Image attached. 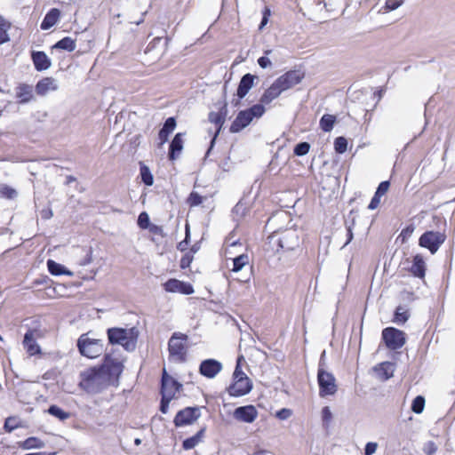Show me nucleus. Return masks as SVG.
<instances>
[{
	"instance_id": "nucleus-13",
	"label": "nucleus",
	"mask_w": 455,
	"mask_h": 455,
	"mask_svg": "<svg viewBox=\"0 0 455 455\" xmlns=\"http://www.w3.org/2000/svg\"><path fill=\"white\" fill-rule=\"evenodd\" d=\"M182 389V384L170 376L166 369H163L162 379H161V395L169 398H176L178 393Z\"/></svg>"
},
{
	"instance_id": "nucleus-21",
	"label": "nucleus",
	"mask_w": 455,
	"mask_h": 455,
	"mask_svg": "<svg viewBox=\"0 0 455 455\" xmlns=\"http://www.w3.org/2000/svg\"><path fill=\"white\" fill-rule=\"evenodd\" d=\"M410 274L417 278L424 279L427 272V264L422 254H416L412 258L411 266L409 267Z\"/></svg>"
},
{
	"instance_id": "nucleus-53",
	"label": "nucleus",
	"mask_w": 455,
	"mask_h": 455,
	"mask_svg": "<svg viewBox=\"0 0 455 455\" xmlns=\"http://www.w3.org/2000/svg\"><path fill=\"white\" fill-rule=\"evenodd\" d=\"M382 196H378L377 192H375L373 197L371 198L368 209L369 210H375L377 209L380 204V198Z\"/></svg>"
},
{
	"instance_id": "nucleus-20",
	"label": "nucleus",
	"mask_w": 455,
	"mask_h": 455,
	"mask_svg": "<svg viewBox=\"0 0 455 455\" xmlns=\"http://www.w3.org/2000/svg\"><path fill=\"white\" fill-rule=\"evenodd\" d=\"M395 370V363L387 361L379 363L372 368L376 378L380 381H387L391 379L394 376Z\"/></svg>"
},
{
	"instance_id": "nucleus-23",
	"label": "nucleus",
	"mask_w": 455,
	"mask_h": 455,
	"mask_svg": "<svg viewBox=\"0 0 455 455\" xmlns=\"http://www.w3.org/2000/svg\"><path fill=\"white\" fill-rule=\"evenodd\" d=\"M31 59L35 68L37 71L46 70L52 65L51 60L47 54L42 51L32 52Z\"/></svg>"
},
{
	"instance_id": "nucleus-2",
	"label": "nucleus",
	"mask_w": 455,
	"mask_h": 455,
	"mask_svg": "<svg viewBox=\"0 0 455 455\" xmlns=\"http://www.w3.org/2000/svg\"><path fill=\"white\" fill-rule=\"evenodd\" d=\"M110 344L121 345L125 350L132 351L137 343L139 331L135 327L129 329L112 327L107 331Z\"/></svg>"
},
{
	"instance_id": "nucleus-32",
	"label": "nucleus",
	"mask_w": 455,
	"mask_h": 455,
	"mask_svg": "<svg viewBox=\"0 0 455 455\" xmlns=\"http://www.w3.org/2000/svg\"><path fill=\"white\" fill-rule=\"evenodd\" d=\"M23 449H41L44 447V443L41 439L36 436H31L24 440L20 445Z\"/></svg>"
},
{
	"instance_id": "nucleus-58",
	"label": "nucleus",
	"mask_w": 455,
	"mask_h": 455,
	"mask_svg": "<svg viewBox=\"0 0 455 455\" xmlns=\"http://www.w3.org/2000/svg\"><path fill=\"white\" fill-rule=\"evenodd\" d=\"M402 4V1H398V0H387L386 2V7L388 9V10H395L396 8H398Z\"/></svg>"
},
{
	"instance_id": "nucleus-35",
	"label": "nucleus",
	"mask_w": 455,
	"mask_h": 455,
	"mask_svg": "<svg viewBox=\"0 0 455 455\" xmlns=\"http://www.w3.org/2000/svg\"><path fill=\"white\" fill-rule=\"evenodd\" d=\"M47 267L49 272L53 275H61L68 274V272L66 270L65 267L62 266L60 263L55 262L52 259L47 260Z\"/></svg>"
},
{
	"instance_id": "nucleus-4",
	"label": "nucleus",
	"mask_w": 455,
	"mask_h": 455,
	"mask_svg": "<svg viewBox=\"0 0 455 455\" xmlns=\"http://www.w3.org/2000/svg\"><path fill=\"white\" fill-rule=\"evenodd\" d=\"M268 243L271 250L275 252L289 251L299 246V237L295 230H284L272 234L268 237Z\"/></svg>"
},
{
	"instance_id": "nucleus-36",
	"label": "nucleus",
	"mask_w": 455,
	"mask_h": 455,
	"mask_svg": "<svg viewBox=\"0 0 455 455\" xmlns=\"http://www.w3.org/2000/svg\"><path fill=\"white\" fill-rule=\"evenodd\" d=\"M47 412L59 419L61 421H64L70 418V413L69 412H67L65 411H63L61 408H60L59 406L53 404V405H51L48 410H47Z\"/></svg>"
},
{
	"instance_id": "nucleus-39",
	"label": "nucleus",
	"mask_w": 455,
	"mask_h": 455,
	"mask_svg": "<svg viewBox=\"0 0 455 455\" xmlns=\"http://www.w3.org/2000/svg\"><path fill=\"white\" fill-rule=\"evenodd\" d=\"M425 403H426V400H425L424 396H422V395L416 396L412 400V403H411V411L417 414L422 413L424 411V408H425Z\"/></svg>"
},
{
	"instance_id": "nucleus-49",
	"label": "nucleus",
	"mask_w": 455,
	"mask_h": 455,
	"mask_svg": "<svg viewBox=\"0 0 455 455\" xmlns=\"http://www.w3.org/2000/svg\"><path fill=\"white\" fill-rule=\"evenodd\" d=\"M436 451H437V446L435 445V443L433 441H429V442L426 443L423 447V451L427 455H433L436 452Z\"/></svg>"
},
{
	"instance_id": "nucleus-11",
	"label": "nucleus",
	"mask_w": 455,
	"mask_h": 455,
	"mask_svg": "<svg viewBox=\"0 0 455 455\" xmlns=\"http://www.w3.org/2000/svg\"><path fill=\"white\" fill-rule=\"evenodd\" d=\"M382 340L390 350H397L406 342L405 333L395 327H387L382 331Z\"/></svg>"
},
{
	"instance_id": "nucleus-10",
	"label": "nucleus",
	"mask_w": 455,
	"mask_h": 455,
	"mask_svg": "<svg viewBox=\"0 0 455 455\" xmlns=\"http://www.w3.org/2000/svg\"><path fill=\"white\" fill-rule=\"evenodd\" d=\"M99 366L102 369V371H104V375L107 377L109 385L117 382L124 371L123 362L119 359L113 358L109 355L105 356L103 363Z\"/></svg>"
},
{
	"instance_id": "nucleus-24",
	"label": "nucleus",
	"mask_w": 455,
	"mask_h": 455,
	"mask_svg": "<svg viewBox=\"0 0 455 455\" xmlns=\"http://www.w3.org/2000/svg\"><path fill=\"white\" fill-rule=\"evenodd\" d=\"M58 88L55 84V80L52 77L47 76L39 80L36 84V92L44 96L48 93L50 91H56Z\"/></svg>"
},
{
	"instance_id": "nucleus-52",
	"label": "nucleus",
	"mask_w": 455,
	"mask_h": 455,
	"mask_svg": "<svg viewBox=\"0 0 455 455\" xmlns=\"http://www.w3.org/2000/svg\"><path fill=\"white\" fill-rule=\"evenodd\" d=\"M172 400V398H169V397L162 395L161 403H160V411L162 413L165 414L168 412L169 404Z\"/></svg>"
},
{
	"instance_id": "nucleus-38",
	"label": "nucleus",
	"mask_w": 455,
	"mask_h": 455,
	"mask_svg": "<svg viewBox=\"0 0 455 455\" xmlns=\"http://www.w3.org/2000/svg\"><path fill=\"white\" fill-rule=\"evenodd\" d=\"M140 171L143 183L147 186H152L154 183V178L149 168L147 165L141 164Z\"/></svg>"
},
{
	"instance_id": "nucleus-43",
	"label": "nucleus",
	"mask_w": 455,
	"mask_h": 455,
	"mask_svg": "<svg viewBox=\"0 0 455 455\" xmlns=\"http://www.w3.org/2000/svg\"><path fill=\"white\" fill-rule=\"evenodd\" d=\"M310 150V144L308 142H300L296 145L293 149L295 156H302L307 155Z\"/></svg>"
},
{
	"instance_id": "nucleus-28",
	"label": "nucleus",
	"mask_w": 455,
	"mask_h": 455,
	"mask_svg": "<svg viewBox=\"0 0 455 455\" xmlns=\"http://www.w3.org/2000/svg\"><path fill=\"white\" fill-rule=\"evenodd\" d=\"M255 76L251 74L244 75L238 84L236 94L239 99H243L253 85Z\"/></svg>"
},
{
	"instance_id": "nucleus-44",
	"label": "nucleus",
	"mask_w": 455,
	"mask_h": 455,
	"mask_svg": "<svg viewBox=\"0 0 455 455\" xmlns=\"http://www.w3.org/2000/svg\"><path fill=\"white\" fill-rule=\"evenodd\" d=\"M184 252L185 254L181 257L180 261V267L181 269L188 268L194 260V256L191 254V252H188L187 251Z\"/></svg>"
},
{
	"instance_id": "nucleus-60",
	"label": "nucleus",
	"mask_w": 455,
	"mask_h": 455,
	"mask_svg": "<svg viewBox=\"0 0 455 455\" xmlns=\"http://www.w3.org/2000/svg\"><path fill=\"white\" fill-rule=\"evenodd\" d=\"M269 15H270L269 8L265 7L264 12H263V18H262V20H261L260 27H263V26H265L267 23Z\"/></svg>"
},
{
	"instance_id": "nucleus-54",
	"label": "nucleus",
	"mask_w": 455,
	"mask_h": 455,
	"mask_svg": "<svg viewBox=\"0 0 455 455\" xmlns=\"http://www.w3.org/2000/svg\"><path fill=\"white\" fill-rule=\"evenodd\" d=\"M11 27L10 23L2 20V44L10 40L6 34L7 28Z\"/></svg>"
},
{
	"instance_id": "nucleus-19",
	"label": "nucleus",
	"mask_w": 455,
	"mask_h": 455,
	"mask_svg": "<svg viewBox=\"0 0 455 455\" xmlns=\"http://www.w3.org/2000/svg\"><path fill=\"white\" fill-rule=\"evenodd\" d=\"M222 370V364L215 359L204 360L199 366L201 375L212 379Z\"/></svg>"
},
{
	"instance_id": "nucleus-27",
	"label": "nucleus",
	"mask_w": 455,
	"mask_h": 455,
	"mask_svg": "<svg viewBox=\"0 0 455 455\" xmlns=\"http://www.w3.org/2000/svg\"><path fill=\"white\" fill-rule=\"evenodd\" d=\"M283 92V90L276 84V81H275L262 94L260 98V105L265 104L267 105L272 102L275 99L278 98L279 95Z\"/></svg>"
},
{
	"instance_id": "nucleus-18",
	"label": "nucleus",
	"mask_w": 455,
	"mask_h": 455,
	"mask_svg": "<svg viewBox=\"0 0 455 455\" xmlns=\"http://www.w3.org/2000/svg\"><path fill=\"white\" fill-rule=\"evenodd\" d=\"M39 336L37 330H28L24 336L23 346L27 353L32 356L41 354V348L36 342V338Z\"/></svg>"
},
{
	"instance_id": "nucleus-33",
	"label": "nucleus",
	"mask_w": 455,
	"mask_h": 455,
	"mask_svg": "<svg viewBox=\"0 0 455 455\" xmlns=\"http://www.w3.org/2000/svg\"><path fill=\"white\" fill-rule=\"evenodd\" d=\"M335 122V116L325 114L320 119V127L323 132H329L333 129Z\"/></svg>"
},
{
	"instance_id": "nucleus-56",
	"label": "nucleus",
	"mask_w": 455,
	"mask_h": 455,
	"mask_svg": "<svg viewBox=\"0 0 455 455\" xmlns=\"http://www.w3.org/2000/svg\"><path fill=\"white\" fill-rule=\"evenodd\" d=\"M18 427V425L16 424V419H12V418H8L5 419V422H4V428L7 430V431H12V429L16 428Z\"/></svg>"
},
{
	"instance_id": "nucleus-22",
	"label": "nucleus",
	"mask_w": 455,
	"mask_h": 455,
	"mask_svg": "<svg viewBox=\"0 0 455 455\" xmlns=\"http://www.w3.org/2000/svg\"><path fill=\"white\" fill-rule=\"evenodd\" d=\"M15 97L19 104H26L34 98L33 86L28 84H20L15 88Z\"/></svg>"
},
{
	"instance_id": "nucleus-29",
	"label": "nucleus",
	"mask_w": 455,
	"mask_h": 455,
	"mask_svg": "<svg viewBox=\"0 0 455 455\" xmlns=\"http://www.w3.org/2000/svg\"><path fill=\"white\" fill-rule=\"evenodd\" d=\"M176 127V120L174 117H169L165 120L163 128L159 131L158 138L161 144L168 140L169 135L174 131Z\"/></svg>"
},
{
	"instance_id": "nucleus-37",
	"label": "nucleus",
	"mask_w": 455,
	"mask_h": 455,
	"mask_svg": "<svg viewBox=\"0 0 455 455\" xmlns=\"http://www.w3.org/2000/svg\"><path fill=\"white\" fill-rule=\"evenodd\" d=\"M409 311L402 306H398L394 315V322L403 324L409 319Z\"/></svg>"
},
{
	"instance_id": "nucleus-50",
	"label": "nucleus",
	"mask_w": 455,
	"mask_h": 455,
	"mask_svg": "<svg viewBox=\"0 0 455 455\" xmlns=\"http://www.w3.org/2000/svg\"><path fill=\"white\" fill-rule=\"evenodd\" d=\"M389 188H390V182L388 180H385L379 184L376 192H377L378 196H384L385 194H387Z\"/></svg>"
},
{
	"instance_id": "nucleus-61",
	"label": "nucleus",
	"mask_w": 455,
	"mask_h": 455,
	"mask_svg": "<svg viewBox=\"0 0 455 455\" xmlns=\"http://www.w3.org/2000/svg\"><path fill=\"white\" fill-rule=\"evenodd\" d=\"M200 249V244L198 243L193 244L189 250H188V252H191V254L194 256L195 253H196Z\"/></svg>"
},
{
	"instance_id": "nucleus-5",
	"label": "nucleus",
	"mask_w": 455,
	"mask_h": 455,
	"mask_svg": "<svg viewBox=\"0 0 455 455\" xmlns=\"http://www.w3.org/2000/svg\"><path fill=\"white\" fill-rule=\"evenodd\" d=\"M169 361L184 363L188 355V336L181 332H174L168 341Z\"/></svg>"
},
{
	"instance_id": "nucleus-41",
	"label": "nucleus",
	"mask_w": 455,
	"mask_h": 455,
	"mask_svg": "<svg viewBox=\"0 0 455 455\" xmlns=\"http://www.w3.org/2000/svg\"><path fill=\"white\" fill-rule=\"evenodd\" d=\"M334 149L339 154H343L347 149V140L344 137H338L334 140Z\"/></svg>"
},
{
	"instance_id": "nucleus-47",
	"label": "nucleus",
	"mask_w": 455,
	"mask_h": 455,
	"mask_svg": "<svg viewBox=\"0 0 455 455\" xmlns=\"http://www.w3.org/2000/svg\"><path fill=\"white\" fill-rule=\"evenodd\" d=\"M16 196L17 192L15 189L7 186L2 187V196L7 199H13Z\"/></svg>"
},
{
	"instance_id": "nucleus-6",
	"label": "nucleus",
	"mask_w": 455,
	"mask_h": 455,
	"mask_svg": "<svg viewBox=\"0 0 455 455\" xmlns=\"http://www.w3.org/2000/svg\"><path fill=\"white\" fill-rule=\"evenodd\" d=\"M264 112L265 108L260 104H255L245 110L240 111L230 125V132L236 133L241 132L251 124L254 117H260Z\"/></svg>"
},
{
	"instance_id": "nucleus-25",
	"label": "nucleus",
	"mask_w": 455,
	"mask_h": 455,
	"mask_svg": "<svg viewBox=\"0 0 455 455\" xmlns=\"http://www.w3.org/2000/svg\"><path fill=\"white\" fill-rule=\"evenodd\" d=\"M183 149V139L181 133H177L172 139L169 148V159L171 161L176 160Z\"/></svg>"
},
{
	"instance_id": "nucleus-15",
	"label": "nucleus",
	"mask_w": 455,
	"mask_h": 455,
	"mask_svg": "<svg viewBox=\"0 0 455 455\" xmlns=\"http://www.w3.org/2000/svg\"><path fill=\"white\" fill-rule=\"evenodd\" d=\"M227 114H228V108H227V103L225 102L222 105V107L220 108L219 111H217V112L212 111L208 115L209 122L212 123V124H214L215 128H216L215 132L211 140L210 149L213 147L217 137L220 135V133L222 130V127L226 121Z\"/></svg>"
},
{
	"instance_id": "nucleus-46",
	"label": "nucleus",
	"mask_w": 455,
	"mask_h": 455,
	"mask_svg": "<svg viewBox=\"0 0 455 455\" xmlns=\"http://www.w3.org/2000/svg\"><path fill=\"white\" fill-rule=\"evenodd\" d=\"M322 419L326 426H328L332 419V413L328 406L322 409Z\"/></svg>"
},
{
	"instance_id": "nucleus-57",
	"label": "nucleus",
	"mask_w": 455,
	"mask_h": 455,
	"mask_svg": "<svg viewBox=\"0 0 455 455\" xmlns=\"http://www.w3.org/2000/svg\"><path fill=\"white\" fill-rule=\"evenodd\" d=\"M377 447H378V444L376 443H371V442L368 443L365 445L364 454L365 455H372L373 453H375Z\"/></svg>"
},
{
	"instance_id": "nucleus-16",
	"label": "nucleus",
	"mask_w": 455,
	"mask_h": 455,
	"mask_svg": "<svg viewBox=\"0 0 455 455\" xmlns=\"http://www.w3.org/2000/svg\"><path fill=\"white\" fill-rule=\"evenodd\" d=\"M163 287L167 292H178L184 295H190L194 293V288L191 283L178 280L176 278H170L163 283Z\"/></svg>"
},
{
	"instance_id": "nucleus-30",
	"label": "nucleus",
	"mask_w": 455,
	"mask_h": 455,
	"mask_svg": "<svg viewBox=\"0 0 455 455\" xmlns=\"http://www.w3.org/2000/svg\"><path fill=\"white\" fill-rule=\"evenodd\" d=\"M205 431L206 427H204L196 435L185 439L182 443V448L187 451L195 448L199 443L203 441Z\"/></svg>"
},
{
	"instance_id": "nucleus-59",
	"label": "nucleus",
	"mask_w": 455,
	"mask_h": 455,
	"mask_svg": "<svg viewBox=\"0 0 455 455\" xmlns=\"http://www.w3.org/2000/svg\"><path fill=\"white\" fill-rule=\"evenodd\" d=\"M258 63H259V65L262 68H268V67L271 66L270 60L267 57H265V56H262V57L259 58Z\"/></svg>"
},
{
	"instance_id": "nucleus-62",
	"label": "nucleus",
	"mask_w": 455,
	"mask_h": 455,
	"mask_svg": "<svg viewBox=\"0 0 455 455\" xmlns=\"http://www.w3.org/2000/svg\"><path fill=\"white\" fill-rule=\"evenodd\" d=\"M347 242L345 244H347L349 243L352 239H353V231H352V228L351 227H347Z\"/></svg>"
},
{
	"instance_id": "nucleus-8",
	"label": "nucleus",
	"mask_w": 455,
	"mask_h": 455,
	"mask_svg": "<svg viewBox=\"0 0 455 455\" xmlns=\"http://www.w3.org/2000/svg\"><path fill=\"white\" fill-rule=\"evenodd\" d=\"M447 238L445 231H426L419 238V245L435 254Z\"/></svg>"
},
{
	"instance_id": "nucleus-26",
	"label": "nucleus",
	"mask_w": 455,
	"mask_h": 455,
	"mask_svg": "<svg viewBox=\"0 0 455 455\" xmlns=\"http://www.w3.org/2000/svg\"><path fill=\"white\" fill-rule=\"evenodd\" d=\"M60 18V11L58 8H52L44 16L40 28L43 30H48L52 28Z\"/></svg>"
},
{
	"instance_id": "nucleus-12",
	"label": "nucleus",
	"mask_w": 455,
	"mask_h": 455,
	"mask_svg": "<svg viewBox=\"0 0 455 455\" xmlns=\"http://www.w3.org/2000/svg\"><path fill=\"white\" fill-rule=\"evenodd\" d=\"M200 416L199 407H186L176 413L173 424L176 427L192 425Z\"/></svg>"
},
{
	"instance_id": "nucleus-64",
	"label": "nucleus",
	"mask_w": 455,
	"mask_h": 455,
	"mask_svg": "<svg viewBox=\"0 0 455 455\" xmlns=\"http://www.w3.org/2000/svg\"><path fill=\"white\" fill-rule=\"evenodd\" d=\"M135 444L139 445L140 443V439L137 438L134 441Z\"/></svg>"
},
{
	"instance_id": "nucleus-34",
	"label": "nucleus",
	"mask_w": 455,
	"mask_h": 455,
	"mask_svg": "<svg viewBox=\"0 0 455 455\" xmlns=\"http://www.w3.org/2000/svg\"><path fill=\"white\" fill-rule=\"evenodd\" d=\"M233 266L231 271L239 272L242 268L249 265V256L247 254H241L232 259Z\"/></svg>"
},
{
	"instance_id": "nucleus-40",
	"label": "nucleus",
	"mask_w": 455,
	"mask_h": 455,
	"mask_svg": "<svg viewBox=\"0 0 455 455\" xmlns=\"http://www.w3.org/2000/svg\"><path fill=\"white\" fill-rule=\"evenodd\" d=\"M204 196L199 195L197 192H191L187 199V204L189 207H196L201 204L204 201Z\"/></svg>"
},
{
	"instance_id": "nucleus-45",
	"label": "nucleus",
	"mask_w": 455,
	"mask_h": 455,
	"mask_svg": "<svg viewBox=\"0 0 455 455\" xmlns=\"http://www.w3.org/2000/svg\"><path fill=\"white\" fill-rule=\"evenodd\" d=\"M150 225L149 216L146 212L140 213L138 217V226L142 229H147Z\"/></svg>"
},
{
	"instance_id": "nucleus-9",
	"label": "nucleus",
	"mask_w": 455,
	"mask_h": 455,
	"mask_svg": "<svg viewBox=\"0 0 455 455\" xmlns=\"http://www.w3.org/2000/svg\"><path fill=\"white\" fill-rule=\"evenodd\" d=\"M317 383L321 397L334 395L338 391V385L334 375L323 368H319L317 371Z\"/></svg>"
},
{
	"instance_id": "nucleus-7",
	"label": "nucleus",
	"mask_w": 455,
	"mask_h": 455,
	"mask_svg": "<svg viewBox=\"0 0 455 455\" xmlns=\"http://www.w3.org/2000/svg\"><path fill=\"white\" fill-rule=\"evenodd\" d=\"M77 348L83 356L94 359L101 355L104 345L101 339H91L84 333L77 339Z\"/></svg>"
},
{
	"instance_id": "nucleus-1",
	"label": "nucleus",
	"mask_w": 455,
	"mask_h": 455,
	"mask_svg": "<svg viewBox=\"0 0 455 455\" xmlns=\"http://www.w3.org/2000/svg\"><path fill=\"white\" fill-rule=\"evenodd\" d=\"M79 387L89 394H98L109 386L100 366L85 369L80 373Z\"/></svg>"
},
{
	"instance_id": "nucleus-31",
	"label": "nucleus",
	"mask_w": 455,
	"mask_h": 455,
	"mask_svg": "<svg viewBox=\"0 0 455 455\" xmlns=\"http://www.w3.org/2000/svg\"><path fill=\"white\" fill-rule=\"evenodd\" d=\"M76 40L69 36H66V37H63L62 39L59 40L52 46V48L65 50L68 52H73L76 49Z\"/></svg>"
},
{
	"instance_id": "nucleus-63",
	"label": "nucleus",
	"mask_w": 455,
	"mask_h": 455,
	"mask_svg": "<svg viewBox=\"0 0 455 455\" xmlns=\"http://www.w3.org/2000/svg\"><path fill=\"white\" fill-rule=\"evenodd\" d=\"M255 455H266V451H259L255 453Z\"/></svg>"
},
{
	"instance_id": "nucleus-48",
	"label": "nucleus",
	"mask_w": 455,
	"mask_h": 455,
	"mask_svg": "<svg viewBox=\"0 0 455 455\" xmlns=\"http://www.w3.org/2000/svg\"><path fill=\"white\" fill-rule=\"evenodd\" d=\"M414 231V226L413 225H408L403 229H402L399 237L402 238V241L404 242L406 239H408Z\"/></svg>"
},
{
	"instance_id": "nucleus-42",
	"label": "nucleus",
	"mask_w": 455,
	"mask_h": 455,
	"mask_svg": "<svg viewBox=\"0 0 455 455\" xmlns=\"http://www.w3.org/2000/svg\"><path fill=\"white\" fill-rule=\"evenodd\" d=\"M189 242H190V228H189V225L186 224L185 238H184V240H182L181 242H180L177 244V249L182 252L188 251V246L189 244Z\"/></svg>"
},
{
	"instance_id": "nucleus-14",
	"label": "nucleus",
	"mask_w": 455,
	"mask_h": 455,
	"mask_svg": "<svg viewBox=\"0 0 455 455\" xmlns=\"http://www.w3.org/2000/svg\"><path fill=\"white\" fill-rule=\"evenodd\" d=\"M305 78V72L299 69L289 70L280 76L275 81L283 92L291 89Z\"/></svg>"
},
{
	"instance_id": "nucleus-17",
	"label": "nucleus",
	"mask_w": 455,
	"mask_h": 455,
	"mask_svg": "<svg viewBox=\"0 0 455 455\" xmlns=\"http://www.w3.org/2000/svg\"><path fill=\"white\" fill-rule=\"evenodd\" d=\"M258 415V410L252 404L237 407L233 412L235 419L249 424L254 422Z\"/></svg>"
},
{
	"instance_id": "nucleus-3",
	"label": "nucleus",
	"mask_w": 455,
	"mask_h": 455,
	"mask_svg": "<svg viewBox=\"0 0 455 455\" xmlns=\"http://www.w3.org/2000/svg\"><path fill=\"white\" fill-rule=\"evenodd\" d=\"M242 361H243V356H238L235 369L233 373V381L227 389L228 395L233 397H240L245 395L249 394L252 389L251 380L242 370Z\"/></svg>"
},
{
	"instance_id": "nucleus-51",
	"label": "nucleus",
	"mask_w": 455,
	"mask_h": 455,
	"mask_svg": "<svg viewBox=\"0 0 455 455\" xmlns=\"http://www.w3.org/2000/svg\"><path fill=\"white\" fill-rule=\"evenodd\" d=\"M292 414L291 410L287 408H283L275 412V417L281 420L287 419Z\"/></svg>"
},
{
	"instance_id": "nucleus-55",
	"label": "nucleus",
	"mask_w": 455,
	"mask_h": 455,
	"mask_svg": "<svg viewBox=\"0 0 455 455\" xmlns=\"http://www.w3.org/2000/svg\"><path fill=\"white\" fill-rule=\"evenodd\" d=\"M148 228L149 229V232L153 235H160V236L164 235L163 228L160 226H157L155 224H150Z\"/></svg>"
}]
</instances>
